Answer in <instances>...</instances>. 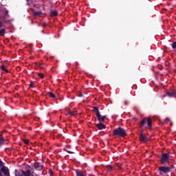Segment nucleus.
I'll return each instance as SVG.
<instances>
[{
  "label": "nucleus",
  "instance_id": "nucleus-30",
  "mask_svg": "<svg viewBox=\"0 0 176 176\" xmlns=\"http://www.w3.org/2000/svg\"><path fill=\"white\" fill-rule=\"evenodd\" d=\"M49 174L50 175V174H53V170L52 169L49 170Z\"/></svg>",
  "mask_w": 176,
  "mask_h": 176
},
{
  "label": "nucleus",
  "instance_id": "nucleus-21",
  "mask_svg": "<svg viewBox=\"0 0 176 176\" xmlns=\"http://www.w3.org/2000/svg\"><path fill=\"white\" fill-rule=\"evenodd\" d=\"M38 76H39V78H41V79H43L45 78V75L42 73H38Z\"/></svg>",
  "mask_w": 176,
  "mask_h": 176
},
{
  "label": "nucleus",
  "instance_id": "nucleus-20",
  "mask_svg": "<svg viewBox=\"0 0 176 176\" xmlns=\"http://www.w3.org/2000/svg\"><path fill=\"white\" fill-rule=\"evenodd\" d=\"M68 115H70L71 116H75V115H76V111H69V113H68Z\"/></svg>",
  "mask_w": 176,
  "mask_h": 176
},
{
  "label": "nucleus",
  "instance_id": "nucleus-19",
  "mask_svg": "<svg viewBox=\"0 0 176 176\" xmlns=\"http://www.w3.org/2000/svg\"><path fill=\"white\" fill-rule=\"evenodd\" d=\"M6 30L5 29H1L0 30V36H3L5 35V32H6Z\"/></svg>",
  "mask_w": 176,
  "mask_h": 176
},
{
  "label": "nucleus",
  "instance_id": "nucleus-27",
  "mask_svg": "<svg viewBox=\"0 0 176 176\" xmlns=\"http://www.w3.org/2000/svg\"><path fill=\"white\" fill-rule=\"evenodd\" d=\"M66 152H67V153H72V154L75 153L74 152L69 151V150L66 151Z\"/></svg>",
  "mask_w": 176,
  "mask_h": 176
},
{
  "label": "nucleus",
  "instance_id": "nucleus-5",
  "mask_svg": "<svg viewBox=\"0 0 176 176\" xmlns=\"http://www.w3.org/2000/svg\"><path fill=\"white\" fill-rule=\"evenodd\" d=\"M31 166L37 170V171H42V170H43V165H42V163L41 162L32 163Z\"/></svg>",
  "mask_w": 176,
  "mask_h": 176
},
{
  "label": "nucleus",
  "instance_id": "nucleus-12",
  "mask_svg": "<svg viewBox=\"0 0 176 176\" xmlns=\"http://www.w3.org/2000/svg\"><path fill=\"white\" fill-rule=\"evenodd\" d=\"M24 176H34V174L31 173L30 170H28L24 171Z\"/></svg>",
  "mask_w": 176,
  "mask_h": 176
},
{
  "label": "nucleus",
  "instance_id": "nucleus-31",
  "mask_svg": "<svg viewBox=\"0 0 176 176\" xmlns=\"http://www.w3.org/2000/svg\"><path fill=\"white\" fill-rule=\"evenodd\" d=\"M124 105H129V102L127 100L124 101Z\"/></svg>",
  "mask_w": 176,
  "mask_h": 176
},
{
  "label": "nucleus",
  "instance_id": "nucleus-7",
  "mask_svg": "<svg viewBox=\"0 0 176 176\" xmlns=\"http://www.w3.org/2000/svg\"><path fill=\"white\" fill-rule=\"evenodd\" d=\"M1 170L4 175L10 176V172H9V168L7 166H2Z\"/></svg>",
  "mask_w": 176,
  "mask_h": 176
},
{
  "label": "nucleus",
  "instance_id": "nucleus-15",
  "mask_svg": "<svg viewBox=\"0 0 176 176\" xmlns=\"http://www.w3.org/2000/svg\"><path fill=\"white\" fill-rule=\"evenodd\" d=\"M1 68L4 72H6V74H9V71L6 69V67L5 65H3Z\"/></svg>",
  "mask_w": 176,
  "mask_h": 176
},
{
  "label": "nucleus",
  "instance_id": "nucleus-6",
  "mask_svg": "<svg viewBox=\"0 0 176 176\" xmlns=\"http://www.w3.org/2000/svg\"><path fill=\"white\" fill-rule=\"evenodd\" d=\"M170 160V155L168 153H163L161 158V163L164 164V163H167Z\"/></svg>",
  "mask_w": 176,
  "mask_h": 176
},
{
  "label": "nucleus",
  "instance_id": "nucleus-32",
  "mask_svg": "<svg viewBox=\"0 0 176 176\" xmlns=\"http://www.w3.org/2000/svg\"><path fill=\"white\" fill-rule=\"evenodd\" d=\"M78 97H83V94H79Z\"/></svg>",
  "mask_w": 176,
  "mask_h": 176
},
{
  "label": "nucleus",
  "instance_id": "nucleus-16",
  "mask_svg": "<svg viewBox=\"0 0 176 176\" xmlns=\"http://www.w3.org/2000/svg\"><path fill=\"white\" fill-rule=\"evenodd\" d=\"M6 140L3 137L0 138V146H2L3 145V142H5Z\"/></svg>",
  "mask_w": 176,
  "mask_h": 176
},
{
  "label": "nucleus",
  "instance_id": "nucleus-13",
  "mask_svg": "<svg viewBox=\"0 0 176 176\" xmlns=\"http://www.w3.org/2000/svg\"><path fill=\"white\" fill-rule=\"evenodd\" d=\"M50 16L51 17H56L58 16V12L56 10L51 11Z\"/></svg>",
  "mask_w": 176,
  "mask_h": 176
},
{
  "label": "nucleus",
  "instance_id": "nucleus-28",
  "mask_svg": "<svg viewBox=\"0 0 176 176\" xmlns=\"http://www.w3.org/2000/svg\"><path fill=\"white\" fill-rule=\"evenodd\" d=\"M8 14H9V11H8V10H6L5 11V15H6V16H8Z\"/></svg>",
  "mask_w": 176,
  "mask_h": 176
},
{
  "label": "nucleus",
  "instance_id": "nucleus-17",
  "mask_svg": "<svg viewBox=\"0 0 176 176\" xmlns=\"http://www.w3.org/2000/svg\"><path fill=\"white\" fill-rule=\"evenodd\" d=\"M47 95L49 96V97H51V98H56V95H54L53 93L52 92H48Z\"/></svg>",
  "mask_w": 176,
  "mask_h": 176
},
{
  "label": "nucleus",
  "instance_id": "nucleus-22",
  "mask_svg": "<svg viewBox=\"0 0 176 176\" xmlns=\"http://www.w3.org/2000/svg\"><path fill=\"white\" fill-rule=\"evenodd\" d=\"M107 168H108L109 171H112V170H113V167L111 165H107Z\"/></svg>",
  "mask_w": 176,
  "mask_h": 176
},
{
  "label": "nucleus",
  "instance_id": "nucleus-35",
  "mask_svg": "<svg viewBox=\"0 0 176 176\" xmlns=\"http://www.w3.org/2000/svg\"><path fill=\"white\" fill-rule=\"evenodd\" d=\"M167 120H169L168 118H166Z\"/></svg>",
  "mask_w": 176,
  "mask_h": 176
},
{
  "label": "nucleus",
  "instance_id": "nucleus-25",
  "mask_svg": "<svg viewBox=\"0 0 176 176\" xmlns=\"http://www.w3.org/2000/svg\"><path fill=\"white\" fill-rule=\"evenodd\" d=\"M0 167H3V162L0 160Z\"/></svg>",
  "mask_w": 176,
  "mask_h": 176
},
{
  "label": "nucleus",
  "instance_id": "nucleus-3",
  "mask_svg": "<svg viewBox=\"0 0 176 176\" xmlns=\"http://www.w3.org/2000/svg\"><path fill=\"white\" fill-rule=\"evenodd\" d=\"M93 111L94 112H95L98 120L100 122V123H104V120H105V119L107 118V116H101V114L100 113V110L98 109V107H94Z\"/></svg>",
  "mask_w": 176,
  "mask_h": 176
},
{
  "label": "nucleus",
  "instance_id": "nucleus-14",
  "mask_svg": "<svg viewBox=\"0 0 176 176\" xmlns=\"http://www.w3.org/2000/svg\"><path fill=\"white\" fill-rule=\"evenodd\" d=\"M15 176H24V170L20 172H16Z\"/></svg>",
  "mask_w": 176,
  "mask_h": 176
},
{
  "label": "nucleus",
  "instance_id": "nucleus-24",
  "mask_svg": "<svg viewBox=\"0 0 176 176\" xmlns=\"http://www.w3.org/2000/svg\"><path fill=\"white\" fill-rule=\"evenodd\" d=\"M24 144H25L26 145H28L30 144V140H24Z\"/></svg>",
  "mask_w": 176,
  "mask_h": 176
},
{
  "label": "nucleus",
  "instance_id": "nucleus-36",
  "mask_svg": "<svg viewBox=\"0 0 176 176\" xmlns=\"http://www.w3.org/2000/svg\"><path fill=\"white\" fill-rule=\"evenodd\" d=\"M42 32H43V30H42Z\"/></svg>",
  "mask_w": 176,
  "mask_h": 176
},
{
  "label": "nucleus",
  "instance_id": "nucleus-4",
  "mask_svg": "<svg viewBox=\"0 0 176 176\" xmlns=\"http://www.w3.org/2000/svg\"><path fill=\"white\" fill-rule=\"evenodd\" d=\"M173 168H174V165H172L170 167L160 166L159 168V170L161 171L162 173H164V174H167V173H170Z\"/></svg>",
  "mask_w": 176,
  "mask_h": 176
},
{
  "label": "nucleus",
  "instance_id": "nucleus-33",
  "mask_svg": "<svg viewBox=\"0 0 176 176\" xmlns=\"http://www.w3.org/2000/svg\"><path fill=\"white\" fill-rule=\"evenodd\" d=\"M0 176H3V175L2 174V170H1V169H0Z\"/></svg>",
  "mask_w": 176,
  "mask_h": 176
},
{
  "label": "nucleus",
  "instance_id": "nucleus-9",
  "mask_svg": "<svg viewBox=\"0 0 176 176\" xmlns=\"http://www.w3.org/2000/svg\"><path fill=\"white\" fill-rule=\"evenodd\" d=\"M96 127L98 130H103V129H105L107 126L102 122H99L98 124H96Z\"/></svg>",
  "mask_w": 176,
  "mask_h": 176
},
{
  "label": "nucleus",
  "instance_id": "nucleus-29",
  "mask_svg": "<svg viewBox=\"0 0 176 176\" xmlns=\"http://www.w3.org/2000/svg\"><path fill=\"white\" fill-rule=\"evenodd\" d=\"M30 87H34V82H31L30 85Z\"/></svg>",
  "mask_w": 176,
  "mask_h": 176
},
{
  "label": "nucleus",
  "instance_id": "nucleus-34",
  "mask_svg": "<svg viewBox=\"0 0 176 176\" xmlns=\"http://www.w3.org/2000/svg\"><path fill=\"white\" fill-rule=\"evenodd\" d=\"M42 25H43V27H45V23H43Z\"/></svg>",
  "mask_w": 176,
  "mask_h": 176
},
{
  "label": "nucleus",
  "instance_id": "nucleus-8",
  "mask_svg": "<svg viewBox=\"0 0 176 176\" xmlns=\"http://www.w3.org/2000/svg\"><path fill=\"white\" fill-rule=\"evenodd\" d=\"M140 141L142 142H148V139H146V136L144 135V133H141L140 135Z\"/></svg>",
  "mask_w": 176,
  "mask_h": 176
},
{
  "label": "nucleus",
  "instance_id": "nucleus-18",
  "mask_svg": "<svg viewBox=\"0 0 176 176\" xmlns=\"http://www.w3.org/2000/svg\"><path fill=\"white\" fill-rule=\"evenodd\" d=\"M42 15V12L38 11V12H36L34 13V16H35L36 17H38V16H41Z\"/></svg>",
  "mask_w": 176,
  "mask_h": 176
},
{
  "label": "nucleus",
  "instance_id": "nucleus-10",
  "mask_svg": "<svg viewBox=\"0 0 176 176\" xmlns=\"http://www.w3.org/2000/svg\"><path fill=\"white\" fill-rule=\"evenodd\" d=\"M167 96L168 97H174L176 96V91H170L167 92Z\"/></svg>",
  "mask_w": 176,
  "mask_h": 176
},
{
  "label": "nucleus",
  "instance_id": "nucleus-26",
  "mask_svg": "<svg viewBox=\"0 0 176 176\" xmlns=\"http://www.w3.org/2000/svg\"><path fill=\"white\" fill-rule=\"evenodd\" d=\"M2 27H3V22L0 21V28H2Z\"/></svg>",
  "mask_w": 176,
  "mask_h": 176
},
{
  "label": "nucleus",
  "instance_id": "nucleus-1",
  "mask_svg": "<svg viewBox=\"0 0 176 176\" xmlns=\"http://www.w3.org/2000/svg\"><path fill=\"white\" fill-rule=\"evenodd\" d=\"M113 135H114L115 137L123 138L127 135V133L126 132L124 129L120 126L113 131Z\"/></svg>",
  "mask_w": 176,
  "mask_h": 176
},
{
  "label": "nucleus",
  "instance_id": "nucleus-23",
  "mask_svg": "<svg viewBox=\"0 0 176 176\" xmlns=\"http://www.w3.org/2000/svg\"><path fill=\"white\" fill-rule=\"evenodd\" d=\"M171 46H172L173 49H176V42H174L173 43H172Z\"/></svg>",
  "mask_w": 176,
  "mask_h": 176
},
{
  "label": "nucleus",
  "instance_id": "nucleus-11",
  "mask_svg": "<svg viewBox=\"0 0 176 176\" xmlns=\"http://www.w3.org/2000/svg\"><path fill=\"white\" fill-rule=\"evenodd\" d=\"M76 176H86V173L81 170H76Z\"/></svg>",
  "mask_w": 176,
  "mask_h": 176
},
{
  "label": "nucleus",
  "instance_id": "nucleus-2",
  "mask_svg": "<svg viewBox=\"0 0 176 176\" xmlns=\"http://www.w3.org/2000/svg\"><path fill=\"white\" fill-rule=\"evenodd\" d=\"M147 126L150 130L152 129V119L149 117L144 118L140 122V127H144L145 124Z\"/></svg>",
  "mask_w": 176,
  "mask_h": 176
}]
</instances>
